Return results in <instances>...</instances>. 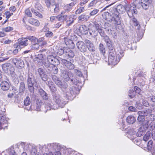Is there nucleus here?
Returning a JSON list of instances; mask_svg holds the SVG:
<instances>
[{
  "mask_svg": "<svg viewBox=\"0 0 155 155\" xmlns=\"http://www.w3.org/2000/svg\"><path fill=\"white\" fill-rule=\"evenodd\" d=\"M56 53L59 55H61L64 53L65 54V49H59L57 51Z\"/></svg>",
  "mask_w": 155,
  "mask_h": 155,
  "instance_id": "603ef678",
  "label": "nucleus"
},
{
  "mask_svg": "<svg viewBox=\"0 0 155 155\" xmlns=\"http://www.w3.org/2000/svg\"><path fill=\"white\" fill-rule=\"evenodd\" d=\"M31 103V100L30 97L28 96L24 101V104L25 106H27L29 105Z\"/></svg>",
  "mask_w": 155,
  "mask_h": 155,
  "instance_id": "49530a36",
  "label": "nucleus"
},
{
  "mask_svg": "<svg viewBox=\"0 0 155 155\" xmlns=\"http://www.w3.org/2000/svg\"><path fill=\"white\" fill-rule=\"evenodd\" d=\"M35 6V8L38 11H40L41 10L42 6L40 3L38 2L36 3Z\"/></svg>",
  "mask_w": 155,
  "mask_h": 155,
  "instance_id": "bf43d9fd",
  "label": "nucleus"
},
{
  "mask_svg": "<svg viewBox=\"0 0 155 155\" xmlns=\"http://www.w3.org/2000/svg\"><path fill=\"white\" fill-rule=\"evenodd\" d=\"M145 120V117L139 116L137 118V120L140 124H142Z\"/></svg>",
  "mask_w": 155,
  "mask_h": 155,
  "instance_id": "864d4df0",
  "label": "nucleus"
},
{
  "mask_svg": "<svg viewBox=\"0 0 155 155\" xmlns=\"http://www.w3.org/2000/svg\"><path fill=\"white\" fill-rule=\"evenodd\" d=\"M74 16L71 15H67L62 16L59 17L58 19L59 21H62L63 22L65 21L67 26H71L74 21Z\"/></svg>",
  "mask_w": 155,
  "mask_h": 155,
  "instance_id": "20e7f679",
  "label": "nucleus"
},
{
  "mask_svg": "<svg viewBox=\"0 0 155 155\" xmlns=\"http://www.w3.org/2000/svg\"><path fill=\"white\" fill-rule=\"evenodd\" d=\"M78 31L82 35H86L87 34V28L86 25H81L78 29Z\"/></svg>",
  "mask_w": 155,
  "mask_h": 155,
  "instance_id": "5701e85b",
  "label": "nucleus"
},
{
  "mask_svg": "<svg viewBox=\"0 0 155 155\" xmlns=\"http://www.w3.org/2000/svg\"><path fill=\"white\" fill-rule=\"evenodd\" d=\"M69 78V80H70L71 83L74 84H77L78 80L74 77L73 75H72V76H70Z\"/></svg>",
  "mask_w": 155,
  "mask_h": 155,
  "instance_id": "c03bdc74",
  "label": "nucleus"
},
{
  "mask_svg": "<svg viewBox=\"0 0 155 155\" xmlns=\"http://www.w3.org/2000/svg\"><path fill=\"white\" fill-rule=\"evenodd\" d=\"M99 48L101 54L103 55H104L105 50L104 45L102 43H100L99 45Z\"/></svg>",
  "mask_w": 155,
  "mask_h": 155,
  "instance_id": "ea45409f",
  "label": "nucleus"
},
{
  "mask_svg": "<svg viewBox=\"0 0 155 155\" xmlns=\"http://www.w3.org/2000/svg\"><path fill=\"white\" fill-rule=\"evenodd\" d=\"M10 60L18 68H22L24 67V61L19 58H12Z\"/></svg>",
  "mask_w": 155,
  "mask_h": 155,
  "instance_id": "f8f14e48",
  "label": "nucleus"
},
{
  "mask_svg": "<svg viewBox=\"0 0 155 155\" xmlns=\"http://www.w3.org/2000/svg\"><path fill=\"white\" fill-rule=\"evenodd\" d=\"M150 114H149V115L148 116V117H149L150 119L151 120H155V114H152V111L150 112Z\"/></svg>",
  "mask_w": 155,
  "mask_h": 155,
  "instance_id": "e2e57ef3",
  "label": "nucleus"
},
{
  "mask_svg": "<svg viewBox=\"0 0 155 155\" xmlns=\"http://www.w3.org/2000/svg\"><path fill=\"white\" fill-rule=\"evenodd\" d=\"M28 22L31 24L36 26H38L40 24L38 20L34 18H29Z\"/></svg>",
  "mask_w": 155,
  "mask_h": 155,
  "instance_id": "c756f323",
  "label": "nucleus"
},
{
  "mask_svg": "<svg viewBox=\"0 0 155 155\" xmlns=\"http://www.w3.org/2000/svg\"><path fill=\"white\" fill-rule=\"evenodd\" d=\"M11 64L10 63H5L3 64L2 66V68L3 70L5 72L8 71V68L10 66Z\"/></svg>",
  "mask_w": 155,
  "mask_h": 155,
  "instance_id": "4c0bfd02",
  "label": "nucleus"
},
{
  "mask_svg": "<svg viewBox=\"0 0 155 155\" xmlns=\"http://www.w3.org/2000/svg\"><path fill=\"white\" fill-rule=\"evenodd\" d=\"M84 42L87 49H88L91 52H94L95 51V47L91 41L86 39L84 40Z\"/></svg>",
  "mask_w": 155,
  "mask_h": 155,
  "instance_id": "ddd939ff",
  "label": "nucleus"
},
{
  "mask_svg": "<svg viewBox=\"0 0 155 155\" xmlns=\"http://www.w3.org/2000/svg\"><path fill=\"white\" fill-rule=\"evenodd\" d=\"M73 60H70V61H68L66 59H62L61 63L64 65L67 68L72 70L74 69L75 67L74 65L73 64Z\"/></svg>",
  "mask_w": 155,
  "mask_h": 155,
  "instance_id": "9d476101",
  "label": "nucleus"
},
{
  "mask_svg": "<svg viewBox=\"0 0 155 155\" xmlns=\"http://www.w3.org/2000/svg\"><path fill=\"white\" fill-rule=\"evenodd\" d=\"M64 39L65 44L69 48L71 49H74V48L75 45L71 40L66 37H64Z\"/></svg>",
  "mask_w": 155,
  "mask_h": 155,
  "instance_id": "a211bd4d",
  "label": "nucleus"
},
{
  "mask_svg": "<svg viewBox=\"0 0 155 155\" xmlns=\"http://www.w3.org/2000/svg\"><path fill=\"white\" fill-rule=\"evenodd\" d=\"M52 95L53 100L55 104H53L51 101L46 104L45 108L48 110H50L51 109H57L59 107L63 108L67 103L66 101L67 97L66 96H64L62 97L59 94L54 93H53Z\"/></svg>",
  "mask_w": 155,
  "mask_h": 155,
  "instance_id": "f257e3e1",
  "label": "nucleus"
},
{
  "mask_svg": "<svg viewBox=\"0 0 155 155\" xmlns=\"http://www.w3.org/2000/svg\"><path fill=\"white\" fill-rule=\"evenodd\" d=\"M103 18L107 21L110 22L113 20V17L111 14L108 12H104L102 15Z\"/></svg>",
  "mask_w": 155,
  "mask_h": 155,
  "instance_id": "b1692460",
  "label": "nucleus"
},
{
  "mask_svg": "<svg viewBox=\"0 0 155 155\" xmlns=\"http://www.w3.org/2000/svg\"><path fill=\"white\" fill-rule=\"evenodd\" d=\"M18 42L15 44L14 45V47L16 48L21 49L27 46L28 44V40L26 38H20L18 39Z\"/></svg>",
  "mask_w": 155,
  "mask_h": 155,
  "instance_id": "0eeeda50",
  "label": "nucleus"
},
{
  "mask_svg": "<svg viewBox=\"0 0 155 155\" xmlns=\"http://www.w3.org/2000/svg\"><path fill=\"white\" fill-rule=\"evenodd\" d=\"M151 132L150 131H147L143 137V140L145 141H147L150 137Z\"/></svg>",
  "mask_w": 155,
  "mask_h": 155,
  "instance_id": "79ce46f5",
  "label": "nucleus"
},
{
  "mask_svg": "<svg viewBox=\"0 0 155 155\" xmlns=\"http://www.w3.org/2000/svg\"><path fill=\"white\" fill-rule=\"evenodd\" d=\"M99 0H93L88 5V7L90 8L95 5Z\"/></svg>",
  "mask_w": 155,
  "mask_h": 155,
  "instance_id": "4d7b16f0",
  "label": "nucleus"
},
{
  "mask_svg": "<svg viewBox=\"0 0 155 155\" xmlns=\"http://www.w3.org/2000/svg\"><path fill=\"white\" fill-rule=\"evenodd\" d=\"M98 24L97 22H94L93 24L90 23L88 25V29L90 35L92 37L94 38L98 35V32L95 26V24Z\"/></svg>",
  "mask_w": 155,
  "mask_h": 155,
  "instance_id": "6e6552de",
  "label": "nucleus"
},
{
  "mask_svg": "<svg viewBox=\"0 0 155 155\" xmlns=\"http://www.w3.org/2000/svg\"><path fill=\"white\" fill-rule=\"evenodd\" d=\"M148 127L150 128V130H154V129L155 127V124L154 122H151L149 125Z\"/></svg>",
  "mask_w": 155,
  "mask_h": 155,
  "instance_id": "338daca9",
  "label": "nucleus"
},
{
  "mask_svg": "<svg viewBox=\"0 0 155 155\" xmlns=\"http://www.w3.org/2000/svg\"><path fill=\"white\" fill-rule=\"evenodd\" d=\"M47 58L49 62L52 65H58L60 64V61L62 59L61 58L58 56H54L53 55H50L47 56Z\"/></svg>",
  "mask_w": 155,
  "mask_h": 155,
  "instance_id": "1a4fd4ad",
  "label": "nucleus"
},
{
  "mask_svg": "<svg viewBox=\"0 0 155 155\" xmlns=\"http://www.w3.org/2000/svg\"><path fill=\"white\" fill-rule=\"evenodd\" d=\"M143 104H141L140 101H137L136 103V107L138 109H142L143 107Z\"/></svg>",
  "mask_w": 155,
  "mask_h": 155,
  "instance_id": "13d9d810",
  "label": "nucleus"
},
{
  "mask_svg": "<svg viewBox=\"0 0 155 155\" xmlns=\"http://www.w3.org/2000/svg\"><path fill=\"white\" fill-rule=\"evenodd\" d=\"M65 54L67 57L70 58H73L74 56V53L70 48L65 49Z\"/></svg>",
  "mask_w": 155,
  "mask_h": 155,
  "instance_id": "cd10ccee",
  "label": "nucleus"
},
{
  "mask_svg": "<svg viewBox=\"0 0 155 155\" xmlns=\"http://www.w3.org/2000/svg\"><path fill=\"white\" fill-rule=\"evenodd\" d=\"M26 38H27V40L28 39L30 40L32 42V44L34 42H38V39L33 36H29L27 37Z\"/></svg>",
  "mask_w": 155,
  "mask_h": 155,
  "instance_id": "e433bc0d",
  "label": "nucleus"
},
{
  "mask_svg": "<svg viewBox=\"0 0 155 155\" xmlns=\"http://www.w3.org/2000/svg\"><path fill=\"white\" fill-rule=\"evenodd\" d=\"M61 76L63 78L64 80L68 81H69L70 77L72 75L71 72H68L67 70L65 69H61Z\"/></svg>",
  "mask_w": 155,
  "mask_h": 155,
  "instance_id": "9b49d317",
  "label": "nucleus"
},
{
  "mask_svg": "<svg viewBox=\"0 0 155 155\" xmlns=\"http://www.w3.org/2000/svg\"><path fill=\"white\" fill-rule=\"evenodd\" d=\"M57 65H52L50 69H48V72L49 73L52 72L54 74H56L58 73V70L56 66Z\"/></svg>",
  "mask_w": 155,
  "mask_h": 155,
  "instance_id": "473e14b6",
  "label": "nucleus"
},
{
  "mask_svg": "<svg viewBox=\"0 0 155 155\" xmlns=\"http://www.w3.org/2000/svg\"><path fill=\"white\" fill-rule=\"evenodd\" d=\"M45 4L49 10L51 11H54L55 13L59 11V5L55 3L54 0H44Z\"/></svg>",
  "mask_w": 155,
  "mask_h": 155,
  "instance_id": "7ed1b4c3",
  "label": "nucleus"
},
{
  "mask_svg": "<svg viewBox=\"0 0 155 155\" xmlns=\"http://www.w3.org/2000/svg\"><path fill=\"white\" fill-rule=\"evenodd\" d=\"M13 29L14 28L13 27L10 26H8L5 28H2V30L3 31L8 32L13 30Z\"/></svg>",
  "mask_w": 155,
  "mask_h": 155,
  "instance_id": "09e8293b",
  "label": "nucleus"
},
{
  "mask_svg": "<svg viewBox=\"0 0 155 155\" xmlns=\"http://www.w3.org/2000/svg\"><path fill=\"white\" fill-rule=\"evenodd\" d=\"M31 11L36 16L41 18L43 17L42 15L39 12L34 8H31Z\"/></svg>",
  "mask_w": 155,
  "mask_h": 155,
  "instance_id": "58836bf2",
  "label": "nucleus"
},
{
  "mask_svg": "<svg viewBox=\"0 0 155 155\" xmlns=\"http://www.w3.org/2000/svg\"><path fill=\"white\" fill-rule=\"evenodd\" d=\"M37 71L39 74L40 76L42 74L45 73V71L41 68H39L38 69Z\"/></svg>",
  "mask_w": 155,
  "mask_h": 155,
  "instance_id": "0e129e2a",
  "label": "nucleus"
},
{
  "mask_svg": "<svg viewBox=\"0 0 155 155\" xmlns=\"http://www.w3.org/2000/svg\"><path fill=\"white\" fill-rule=\"evenodd\" d=\"M113 19H114V24L115 25H119L121 24V21L118 12L114 13L113 14Z\"/></svg>",
  "mask_w": 155,
  "mask_h": 155,
  "instance_id": "aec40b11",
  "label": "nucleus"
},
{
  "mask_svg": "<svg viewBox=\"0 0 155 155\" xmlns=\"http://www.w3.org/2000/svg\"><path fill=\"white\" fill-rule=\"evenodd\" d=\"M148 127L147 125L145 126L142 125L140 127L137 132L136 135L137 137H140L143 135L146 131V130Z\"/></svg>",
  "mask_w": 155,
  "mask_h": 155,
  "instance_id": "f3484780",
  "label": "nucleus"
},
{
  "mask_svg": "<svg viewBox=\"0 0 155 155\" xmlns=\"http://www.w3.org/2000/svg\"><path fill=\"white\" fill-rule=\"evenodd\" d=\"M42 80L44 81H46L48 80V76L47 75L44 73L42 74L40 76Z\"/></svg>",
  "mask_w": 155,
  "mask_h": 155,
  "instance_id": "774afa93",
  "label": "nucleus"
},
{
  "mask_svg": "<svg viewBox=\"0 0 155 155\" xmlns=\"http://www.w3.org/2000/svg\"><path fill=\"white\" fill-rule=\"evenodd\" d=\"M65 151V153L67 155H69L72 154L74 152V151L71 149H67Z\"/></svg>",
  "mask_w": 155,
  "mask_h": 155,
  "instance_id": "052dcab7",
  "label": "nucleus"
},
{
  "mask_svg": "<svg viewBox=\"0 0 155 155\" xmlns=\"http://www.w3.org/2000/svg\"><path fill=\"white\" fill-rule=\"evenodd\" d=\"M126 11L130 18L131 17L133 14H136L137 12L136 5L133 4L131 5H126Z\"/></svg>",
  "mask_w": 155,
  "mask_h": 155,
  "instance_id": "423d86ee",
  "label": "nucleus"
},
{
  "mask_svg": "<svg viewBox=\"0 0 155 155\" xmlns=\"http://www.w3.org/2000/svg\"><path fill=\"white\" fill-rule=\"evenodd\" d=\"M64 9L66 12H68L71 10L72 8L68 5L67 4L64 7Z\"/></svg>",
  "mask_w": 155,
  "mask_h": 155,
  "instance_id": "680f3d73",
  "label": "nucleus"
},
{
  "mask_svg": "<svg viewBox=\"0 0 155 155\" xmlns=\"http://www.w3.org/2000/svg\"><path fill=\"white\" fill-rule=\"evenodd\" d=\"M27 85L28 90L30 93L33 94L34 93V86L37 88L38 85L34 76L31 73H28L27 79Z\"/></svg>",
  "mask_w": 155,
  "mask_h": 155,
  "instance_id": "f03ea898",
  "label": "nucleus"
},
{
  "mask_svg": "<svg viewBox=\"0 0 155 155\" xmlns=\"http://www.w3.org/2000/svg\"><path fill=\"white\" fill-rule=\"evenodd\" d=\"M95 26L97 29L98 33H99L100 35L102 38L106 35L104 30L102 27L98 24H95Z\"/></svg>",
  "mask_w": 155,
  "mask_h": 155,
  "instance_id": "393cba45",
  "label": "nucleus"
},
{
  "mask_svg": "<svg viewBox=\"0 0 155 155\" xmlns=\"http://www.w3.org/2000/svg\"><path fill=\"white\" fill-rule=\"evenodd\" d=\"M127 122L129 124H133L134 123L136 119L132 115L129 116L127 118Z\"/></svg>",
  "mask_w": 155,
  "mask_h": 155,
  "instance_id": "f704fd0d",
  "label": "nucleus"
},
{
  "mask_svg": "<svg viewBox=\"0 0 155 155\" xmlns=\"http://www.w3.org/2000/svg\"><path fill=\"white\" fill-rule=\"evenodd\" d=\"M55 83L58 87L61 88L62 90L64 92H65L64 90H65L67 88L68 85L67 84L65 83L63 84L62 82L60 79L56 82Z\"/></svg>",
  "mask_w": 155,
  "mask_h": 155,
  "instance_id": "4be33fe9",
  "label": "nucleus"
},
{
  "mask_svg": "<svg viewBox=\"0 0 155 155\" xmlns=\"http://www.w3.org/2000/svg\"><path fill=\"white\" fill-rule=\"evenodd\" d=\"M124 52L123 51L121 50L120 51L117 52V54L116 56L117 59L118 58L119 61L124 55Z\"/></svg>",
  "mask_w": 155,
  "mask_h": 155,
  "instance_id": "a18cd8bd",
  "label": "nucleus"
},
{
  "mask_svg": "<svg viewBox=\"0 0 155 155\" xmlns=\"http://www.w3.org/2000/svg\"><path fill=\"white\" fill-rule=\"evenodd\" d=\"M126 11V5L124 6L120 4L118 5L115 9V11H114V13L118 12L119 15L120 14L123 13Z\"/></svg>",
  "mask_w": 155,
  "mask_h": 155,
  "instance_id": "6ab92c4d",
  "label": "nucleus"
},
{
  "mask_svg": "<svg viewBox=\"0 0 155 155\" xmlns=\"http://www.w3.org/2000/svg\"><path fill=\"white\" fill-rule=\"evenodd\" d=\"M32 44V48L33 49L37 50L39 48L40 45L38 42H36V43L34 42V43H33Z\"/></svg>",
  "mask_w": 155,
  "mask_h": 155,
  "instance_id": "8fccbe9b",
  "label": "nucleus"
},
{
  "mask_svg": "<svg viewBox=\"0 0 155 155\" xmlns=\"http://www.w3.org/2000/svg\"><path fill=\"white\" fill-rule=\"evenodd\" d=\"M128 95L131 98H133L135 96V92L133 90H130L128 93Z\"/></svg>",
  "mask_w": 155,
  "mask_h": 155,
  "instance_id": "6e6d98bb",
  "label": "nucleus"
},
{
  "mask_svg": "<svg viewBox=\"0 0 155 155\" xmlns=\"http://www.w3.org/2000/svg\"><path fill=\"white\" fill-rule=\"evenodd\" d=\"M153 142L152 140H150L147 143V149L148 151L155 153V147H153Z\"/></svg>",
  "mask_w": 155,
  "mask_h": 155,
  "instance_id": "7c9ffc66",
  "label": "nucleus"
},
{
  "mask_svg": "<svg viewBox=\"0 0 155 155\" xmlns=\"http://www.w3.org/2000/svg\"><path fill=\"white\" fill-rule=\"evenodd\" d=\"M8 126V120L4 115L0 113V127L5 129Z\"/></svg>",
  "mask_w": 155,
  "mask_h": 155,
  "instance_id": "4468645a",
  "label": "nucleus"
},
{
  "mask_svg": "<svg viewBox=\"0 0 155 155\" xmlns=\"http://www.w3.org/2000/svg\"><path fill=\"white\" fill-rule=\"evenodd\" d=\"M150 4V2L149 0H141L140 2L138 3L137 5L138 6H141L143 8L146 10L148 8Z\"/></svg>",
  "mask_w": 155,
  "mask_h": 155,
  "instance_id": "dca6fc26",
  "label": "nucleus"
},
{
  "mask_svg": "<svg viewBox=\"0 0 155 155\" xmlns=\"http://www.w3.org/2000/svg\"><path fill=\"white\" fill-rule=\"evenodd\" d=\"M84 11V8L83 7H79L76 11V14H79Z\"/></svg>",
  "mask_w": 155,
  "mask_h": 155,
  "instance_id": "5fc2aeb1",
  "label": "nucleus"
},
{
  "mask_svg": "<svg viewBox=\"0 0 155 155\" xmlns=\"http://www.w3.org/2000/svg\"><path fill=\"white\" fill-rule=\"evenodd\" d=\"M25 90V85L24 82H21L20 83V86L19 88V94H22Z\"/></svg>",
  "mask_w": 155,
  "mask_h": 155,
  "instance_id": "72a5a7b5",
  "label": "nucleus"
},
{
  "mask_svg": "<svg viewBox=\"0 0 155 155\" xmlns=\"http://www.w3.org/2000/svg\"><path fill=\"white\" fill-rule=\"evenodd\" d=\"M76 45L78 49L81 52H85L87 51V48L85 42L81 41H78Z\"/></svg>",
  "mask_w": 155,
  "mask_h": 155,
  "instance_id": "2eb2a0df",
  "label": "nucleus"
},
{
  "mask_svg": "<svg viewBox=\"0 0 155 155\" xmlns=\"http://www.w3.org/2000/svg\"><path fill=\"white\" fill-rule=\"evenodd\" d=\"M39 91L40 95L43 100H48V95L45 91L41 88L39 89Z\"/></svg>",
  "mask_w": 155,
  "mask_h": 155,
  "instance_id": "bb28decb",
  "label": "nucleus"
},
{
  "mask_svg": "<svg viewBox=\"0 0 155 155\" xmlns=\"http://www.w3.org/2000/svg\"><path fill=\"white\" fill-rule=\"evenodd\" d=\"M37 106L36 108L35 109L37 111H40L41 110V107L42 102H41V101H40L38 100V102L37 101Z\"/></svg>",
  "mask_w": 155,
  "mask_h": 155,
  "instance_id": "de8ad7c7",
  "label": "nucleus"
},
{
  "mask_svg": "<svg viewBox=\"0 0 155 155\" xmlns=\"http://www.w3.org/2000/svg\"><path fill=\"white\" fill-rule=\"evenodd\" d=\"M44 55H45L44 54H38L37 55H35V61H37L38 62L41 61Z\"/></svg>",
  "mask_w": 155,
  "mask_h": 155,
  "instance_id": "c9c22d12",
  "label": "nucleus"
},
{
  "mask_svg": "<svg viewBox=\"0 0 155 155\" xmlns=\"http://www.w3.org/2000/svg\"><path fill=\"white\" fill-rule=\"evenodd\" d=\"M1 88L3 91H7L10 88L8 83L6 81H3L0 84Z\"/></svg>",
  "mask_w": 155,
  "mask_h": 155,
  "instance_id": "a878e982",
  "label": "nucleus"
},
{
  "mask_svg": "<svg viewBox=\"0 0 155 155\" xmlns=\"http://www.w3.org/2000/svg\"><path fill=\"white\" fill-rule=\"evenodd\" d=\"M106 45L109 51L115 49L114 47L113 42V41H111L110 42L106 44Z\"/></svg>",
  "mask_w": 155,
  "mask_h": 155,
  "instance_id": "37998d69",
  "label": "nucleus"
},
{
  "mask_svg": "<svg viewBox=\"0 0 155 155\" xmlns=\"http://www.w3.org/2000/svg\"><path fill=\"white\" fill-rule=\"evenodd\" d=\"M79 92V90L77 87L74 86H71L69 87L67 90H66L65 92L66 96L68 99H69L72 97L75 96L76 94H77Z\"/></svg>",
  "mask_w": 155,
  "mask_h": 155,
  "instance_id": "39448f33",
  "label": "nucleus"
},
{
  "mask_svg": "<svg viewBox=\"0 0 155 155\" xmlns=\"http://www.w3.org/2000/svg\"><path fill=\"white\" fill-rule=\"evenodd\" d=\"M43 64L46 68H48V71L50 69L51 67L52 66L50 62H49L48 59L47 58V60H45L43 63Z\"/></svg>",
  "mask_w": 155,
  "mask_h": 155,
  "instance_id": "a19ab883",
  "label": "nucleus"
},
{
  "mask_svg": "<svg viewBox=\"0 0 155 155\" xmlns=\"http://www.w3.org/2000/svg\"><path fill=\"white\" fill-rule=\"evenodd\" d=\"M89 17L86 15V14L84 13L78 17V21L80 22L83 21H86L89 18Z\"/></svg>",
  "mask_w": 155,
  "mask_h": 155,
  "instance_id": "2f4dec72",
  "label": "nucleus"
},
{
  "mask_svg": "<svg viewBox=\"0 0 155 155\" xmlns=\"http://www.w3.org/2000/svg\"><path fill=\"white\" fill-rule=\"evenodd\" d=\"M109 54L108 57L109 61L111 62H113L114 61L116 57L115 50L114 49L109 51Z\"/></svg>",
  "mask_w": 155,
  "mask_h": 155,
  "instance_id": "412c9836",
  "label": "nucleus"
},
{
  "mask_svg": "<svg viewBox=\"0 0 155 155\" xmlns=\"http://www.w3.org/2000/svg\"><path fill=\"white\" fill-rule=\"evenodd\" d=\"M51 78L52 80L55 83L60 79L59 78L55 75H51Z\"/></svg>",
  "mask_w": 155,
  "mask_h": 155,
  "instance_id": "69168bd1",
  "label": "nucleus"
},
{
  "mask_svg": "<svg viewBox=\"0 0 155 155\" xmlns=\"http://www.w3.org/2000/svg\"><path fill=\"white\" fill-rule=\"evenodd\" d=\"M152 111L151 109H147L145 111H140L138 112V114L139 116H148L149 114H150V112Z\"/></svg>",
  "mask_w": 155,
  "mask_h": 155,
  "instance_id": "c85d7f7f",
  "label": "nucleus"
},
{
  "mask_svg": "<svg viewBox=\"0 0 155 155\" xmlns=\"http://www.w3.org/2000/svg\"><path fill=\"white\" fill-rule=\"evenodd\" d=\"M103 39L105 42L106 45L110 42L111 41V40L110 38L107 35H106V36L103 37Z\"/></svg>",
  "mask_w": 155,
  "mask_h": 155,
  "instance_id": "3c124183",
  "label": "nucleus"
}]
</instances>
